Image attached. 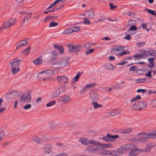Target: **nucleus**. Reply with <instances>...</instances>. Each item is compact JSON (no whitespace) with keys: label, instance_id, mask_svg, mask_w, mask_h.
<instances>
[{"label":"nucleus","instance_id":"obj_34","mask_svg":"<svg viewBox=\"0 0 156 156\" xmlns=\"http://www.w3.org/2000/svg\"><path fill=\"white\" fill-rule=\"evenodd\" d=\"M105 68L108 70H113L114 69L113 66L110 63H107L105 66Z\"/></svg>","mask_w":156,"mask_h":156},{"label":"nucleus","instance_id":"obj_19","mask_svg":"<svg viewBox=\"0 0 156 156\" xmlns=\"http://www.w3.org/2000/svg\"><path fill=\"white\" fill-rule=\"evenodd\" d=\"M43 62L42 60V56H40L37 59L33 61V63L35 65L38 66L41 64Z\"/></svg>","mask_w":156,"mask_h":156},{"label":"nucleus","instance_id":"obj_26","mask_svg":"<svg viewBox=\"0 0 156 156\" xmlns=\"http://www.w3.org/2000/svg\"><path fill=\"white\" fill-rule=\"evenodd\" d=\"M66 86H62L58 87L57 89V90L59 94L63 92L66 89Z\"/></svg>","mask_w":156,"mask_h":156},{"label":"nucleus","instance_id":"obj_54","mask_svg":"<svg viewBox=\"0 0 156 156\" xmlns=\"http://www.w3.org/2000/svg\"><path fill=\"white\" fill-rule=\"evenodd\" d=\"M119 137V136L117 135H111L110 134V139L112 140V141H113L115 139L118 138Z\"/></svg>","mask_w":156,"mask_h":156},{"label":"nucleus","instance_id":"obj_64","mask_svg":"<svg viewBox=\"0 0 156 156\" xmlns=\"http://www.w3.org/2000/svg\"><path fill=\"white\" fill-rule=\"evenodd\" d=\"M67 154L66 153H62L59 154L57 155H55V156H67Z\"/></svg>","mask_w":156,"mask_h":156},{"label":"nucleus","instance_id":"obj_14","mask_svg":"<svg viewBox=\"0 0 156 156\" xmlns=\"http://www.w3.org/2000/svg\"><path fill=\"white\" fill-rule=\"evenodd\" d=\"M139 103V110H141L145 109L147 106V103L145 101H137Z\"/></svg>","mask_w":156,"mask_h":156},{"label":"nucleus","instance_id":"obj_45","mask_svg":"<svg viewBox=\"0 0 156 156\" xmlns=\"http://www.w3.org/2000/svg\"><path fill=\"white\" fill-rule=\"evenodd\" d=\"M80 75H81V74H80V73H78L76 75V76H75V77L73 78L74 81L72 82L73 83H75V82H76L78 81Z\"/></svg>","mask_w":156,"mask_h":156},{"label":"nucleus","instance_id":"obj_31","mask_svg":"<svg viewBox=\"0 0 156 156\" xmlns=\"http://www.w3.org/2000/svg\"><path fill=\"white\" fill-rule=\"evenodd\" d=\"M148 138L153 139L156 138V134L154 133H148Z\"/></svg>","mask_w":156,"mask_h":156},{"label":"nucleus","instance_id":"obj_29","mask_svg":"<svg viewBox=\"0 0 156 156\" xmlns=\"http://www.w3.org/2000/svg\"><path fill=\"white\" fill-rule=\"evenodd\" d=\"M124 47H122L121 46H119L118 48H113L112 50V52H114L116 51H124Z\"/></svg>","mask_w":156,"mask_h":156},{"label":"nucleus","instance_id":"obj_48","mask_svg":"<svg viewBox=\"0 0 156 156\" xmlns=\"http://www.w3.org/2000/svg\"><path fill=\"white\" fill-rule=\"evenodd\" d=\"M58 25V23L55 21H52L50 22L49 24V27H55Z\"/></svg>","mask_w":156,"mask_h":156},{"label":"nucleus","instance_id":"obj_22","mask_svg":"<svg viewBox=\"0 0 156 156\" xmlns=\"http://www.w3.org/2000/svg\"><path fill=\"white\" fill-rule=\"evenodd\" d=\"M20 70V68L19 67H11L12 73L14 76L19 72Z\"/></svg>","mask_w":156,"mask_h":156},{"label":"nucleus","instance_id":"obj_56","mask_svg":"<svg viewBox=\"0 0 156 156\" xmlns=\"http://www.w3.org/2000/svg\"><path fill=\"white\" fill-rule=\"evenodd\" d=\"M145 44V42H139L136 44V46L139 47H142Z\"/></svg>","mask_w":156,"mask_h":156},{"label":"nucleus","instance_id":"obj_50","mask_svg":"<svg viewBox=\"0 0 156 156\" xmlns=\"http://www.w3.org/2000/svg\"><path fill=\"white\" fill-rule=\"evenodd\" d=\"M146 78H140L136 80L135 82L137 83H141L144 82L146 80Z\"/></svg>","mask_w":156,"mask_h":156},{"label":"nucleus","instance_id":"obj_30","mask_svg":"<svg viewBox=\"0 0 156 156\" xmlns=\"http://www.w3.org/2000/svg\"><path fill=\"white\" fill-rule=\"evenodd\" d=\"M32 139L37 144H40L41 143L40 140L38 136H34L32 137Z\"/></svg>","mask_w":156,"mask_h":156},{"label":"nucleus","instance_id":"obj_55","mask_svg":"<svg viewBox=\"0 0 156 156\" xmlns=\"http://www.w3.org/2000/svg\"><path fill=\"white\" fill-rule=\"evenodd\" d=\"M141 98V97L139 95H137L136 97L135 98H133L131 100V101L132 102H134V101H136V100H139Z\"/></svg>","mask_w":156,"mask_h":156},{"label":"nucleus","instance_id":"obj_7","mask_svg":"<svg viewBox=\"0 0 156 156\" xmlns=\"http://www.w3.org/2000/svg\"><path fill=\"white\" fill-rule=\"evenodd\" d=\"M21 62V60L18 59L17 58H16L10 61L9 63L11 67H18Z\"/></svg>","mask_w":156,"mask_h":156},{"label":"nucleus","instance_id":"obj_40","mask_svg":"<svg viewBox=\"0 0 156 156\" xmlns=\"http://www.w3.org/2000/svg\"><path fill=\"white\" fill-rule=\"evenodd\" d=\"M94 153H99L102 150L101 148L99 146L94 147Z\"/></svg>","mask_w":156,"mask_h":156},{"label":"nucleus","instance_id":"obj_24","mask_svg":"<svg viewBox=\"0 0 156 156\" xmlns=\"http://www.w3.org/2000/svg\"><path fill=\"white\" fill-rule=\"evenodd\" d=\"M132 130V129L131 128H128L120 130V132L124 134L128 133H130Z\"/></svg>","mask_w":156,"mask_h":156},{"label":"nucleus","instance_id":"obj_60","mask_svg":"<svg viewBox=\"0 0 156 156\" xmlns=\"http://www.w3.org/2000/svg\"><path fill=\"white\" fill-rule=\"evenodd\" d=\"M140 52L142 54L145 55V58L148 56V55H147V51H146V50H143L140 51Z\"/></svg>","mask_w":156,"mask_h":156},{"label":"nucleus","instance_id":"obj_63","mask_svg":"<svg viewBox=\"0 0 156 156\" xmlns=\"http://www.w3.org/2000/svg\"><path fill=\"white\" fill-rule=\"evenodd\" d=\"M137 29L136 27L135 26H132L130 27L129 30H130L133 31L136 30Z\"/></svg>","mask_w":156,"mask_h":156},{"label":"nucleus","instance_id":"obj_12","mask_svg":"<svg viewBox=\"0 0 156 156\" xmlns=\"http://www.w3.org/2000/svg\"><path fill=\"white\" fill-rule=\"evenodd\" d=\"M57 80L58 82L66 83L68 82V78L65 76H57Z\"/></svg>","mask_w":156,"mask_h":156},{"label":"nucleus","instance_id":"obj_42","mask_svg":"<svg viewBox=\"0 0 156 156\" xmlns=\"http://www.w3.org/2000/svg\"><path fill=\"white\" fill-rule=\"evenodd\" d=\"M133 57L137 59L140 58H145V55H133Z\"/></svg>","mask_w":156,"mask_h":156},{"label":"nucleus","instance_id":"obj_61","mask_svg":"<svg viewBox=\"0 0 156 156\" xmlns=\"http://www.w3.org/2000/svg\"><path fill=\"white\" fill-rule=\"evenodd\" d=\"M146 92V90L145 89H138L137 90V92L138 93L142 92L144 93Z\"/></svg>","mask_w":156,"mask_h":156},{"label":"nucleus","instance_id":"obj_6","mask_svg":"<svg viewBox=\"0 0 156 156\" xmlns=\"http://www.w3.org/2000/svg\"><path fill=\"white\" fill-rule=\"evenodd\" d=\"M52 146L51 145L47 143L45 144L43 147V151L45 154H49L53 152Z\"/></svg>","mask_w":156,"mask_h":156},{"label":"nucleus","instance_id":"obj_32","mask_svg":"<svg viewBox=\"0 0 156 156\" xmlns=\"http://www.w3.org/2000/svg\"><path fill=\"white\" fill-rule=\"evenodd\" d=\"M138 103H137V101L136 102L135 104L132 106L133 109L136 111H140L138 109L139 108Z\"/></svg>","mask_w":156,"mask_h":156},{"label":"nucleus","instance_id":"obj_59","mask_svg":"<svg viewBox=\"0 0 156 156\" xmlns=\"http://www.w3.org/2000/svg\"><path fill=\"white\" fill-rule=\"evenodd\" d=\"M94 51V49H87L86 51V54L88 55L93 52Z\"/></svg>","mask_w":156,"mask_h":156},{"label":"nucleus","instance_id":"obj_28","mask_svg":"<svg viewBox=\"0 0 156 156\" xmlns=\"http://www.w3.org/2000/svg\"><path fill=\"white\" fill-rule=\"evenodd\" d=\"M79 141L84 145H87L89 143V140L86 138H82L79 140Z\"/></svg>","mask_w":156,"mask_h":156},{"label":"nucleus","instance_id":"obj_39","mask_svg":"<svg viewBox=\"0 0 156 156\" xmlns=\"http://www.w3.org/2000/svg\"><path fill=\"white\" fill-rule=\"evenodd\" d=\"M86 151L89 153H94V147H90L86 149Z\"/></svg>","mask_w":156,"mask_h":156},{"label":"nucleus","instance_id":"obj_62","mask_svg":"<svg viewBox=\"0 0 156 156\" xmlns=\"http://www.w3.org/2000/svg\"><path fill=\"white\" fill-rule=\"evenodd\" d=\"M109 5L110 6V9H114L117 7V6L116 5H113L111 3H109Z\"/></svg>","mask_w":156,"mask_h":156},{"label":"nucleus","instance_id":"obj_2","mask_svg":"<svg viewBox=\"0 0 156 156\" xmlns=\"http://www.w3.org/2000/svg\"><path fill=\"white\" fill-rule=\"evenodd\" d=\"M69 48L68 51L70 52H76L81 51L82 47L81 44H78L74 45L73 44L70 43L67 44Z\"/></svg>","mask_w":156,"mask_h":156},{"label":"nucleus","instance_id":"obj_17","mask_svg":"<svg viewBox=\"0 0 156 156\" xmlns=\"http://www.w3.org/2000/svg\"><path fill=\"white\" fill-rule=\"evenodd\" d=\"M121 110L119 109H114L111 110L109 113L112 116H115L120 113Z\"/></svg>","mask_w":156,"mask_h":156},{"label":"nucleus","instance_id":"obj_41","mask_svg":"<svg viewBox=\"0 0 156 156\" xmlns=\"http://www.w3.org/2000/svg\"><path fill=\"white\" fill-rule=\"evenodd\" d=\"M27 98V96L24 94H23L21 96L20 100V101L21 103L23 102H24V101Z\"/></svg>","mask_w":156,"mask_h":156},{"label":"nucleus","instance_id":"obj_8","mask_svg":"<svg viewBox=\"0 0 156 156\" xmlns=\"http://www.w3.org/2000/svg\"><path fill=\"white\" fill-rule=\"evenodd\" d=\"M19 94V92L16 90H14L9 93L7 94L5 97L8 99H13L17 97Z\"/></svg>","mask_w":156,"mask_h":156},{"label":"nucleus","instance_id":"obj_20","mask_svg":"<svg viewBox=\"0 0 156 156\" xmlns=\"http://www.w3.org/2000/svg\"><path fill=\"white\" fill-rule=\"evenodd\" d=\"M51 56L50 61L52 62L57 58L58 54L56 52L54 51L51 53Z\"/></svg>","mask_w":156,"mask_h":156},{"label":"nucleus","instance_id":"obj_58","mask_svg":"<svg viewBox=\"0 0 156 156\" xmlns=\"http://www.w3.org/2000/svg\"><path fill=\"white\" fill-rule=\"evenodd\" d=\"M84 23L86 25H89L90 24V21L88 18H85L83 21Z\"/></svg>","mask_w":156,"mask_h":156},{"label":"nucleus","instance_id":"obj_51","mask_svg":"<svg viewBox=\"0 0 156 156\" xmlns=\"http://www.w3.org/2000/svg\"><path fill=\"white\" fill-rule=\"evenodd\" d=\"M72 33L71 28L65 30L63 32V34H68Z\"/></svg>","mask_w":156,"mask_h":156},{"label":"nucleus","instance_id":"obj_27","mask_svg":"<svg viewBox=\"0 0 156 156\" xmlns=\"http://www.w3.org/2000/svg\"><path fill=\"white\" fill-rule=\"evenodd\" d=\"M112 155L117 156L122 154L121 152L119 149H118L117 151L112 150Z\"/></svg>","mask_w":156,"mask_h":156},{"label":"nucleus","instance_id":"obj_49","mask_svg":"<svg viewBox=\"0 0 156 156\" xmlns=\"http://www.w3.org/2000/svg\"><path fill=\"white\" fill-rule=\"evenodd\" d=\"M136 150H132L129 153L128 156H136Z\"/></svg>","mask_w":156,"mask_h":156},{"label":"nucleus","instance_id":"obj_47","mask_svg":"<svg viewBox=\"0 0 156 156\" xmlns=\"http://www.w3.org/2000/svg\"><path fill=\"white\" fill-rule=\"evenodd\" d=\"M9 21L11 26H12L15 24L16 21V20L15 18H12L10 19Z\"/></svg>","mask_w":156,"mask_h":156},{"label":"nucleus","instance_id":"obj_53","mask_svg":"<svg viewBox=\"0 0 156 156\" xmlns=\"http://www.w3.org/2000/svg\"><path fill=\"white\" fill-rule=\"evenodd\" d=\"M93 46V44L90 43H87L84 45V48L86 49H87Z\"/></svg>","mask_w":156,"mask_h":156},{"label":"nucleus","instance_id":"obj_36","mask_svg":"<svg viewBox=\"0 0 156 156\" xmlns=\"http://www.w3.org/2000/svg\"><path fill=\"white\" fill-rule=\"evenodd\" d=\"M103 140L105 141H112V140L110 138V134H107V136L102 137Z\"/></svg>","mask_w":156,"mask_h":156},{"label":"nucleus","instance_id":"obj_13","mask_svg":"<svg viewBox=\"0 0 156 156\" xmlns=\"http://www.w3.org/2000/svg\"><path fill=\"white\" fill-rule=\"evenodd\" d=\"M90 96L91 99L94 101H97L99 99L97 93L94 91H91Z\"/></svg>","mask_w":156,"mask_h":156},{"label":"nucleus","instance_id":"obj_21","mask_svg":"<svg viewBox=\"0 0 156 156\" xmlns=\"http://www.w3.org/2000/svg\"><path fill=\"white\" fill-rule=\"evenodd\" d=\"M54 46L55 48L58 49V50L59 51V53L60 54H62L64 52V49L63 47L61 45L59 46L57 44H54Z\"/></svg>","mask_w":156,"mask_h":156},{"label":"nucleus","instance_id":"obj_4","mask_svg":"<svg viewBox=\"0 0 156 156\" xmlns=\"http://www.w3.org/2000/svg\"><path fill=\"white\" fill-rule=\"evenodd\" d=\"M134 145L133 144L130 143L124 144L119 148L121 152V154L123 153L126 151L132 149Z\"/></svg>","mask_w":156,"mask_h":156},{"label":"nucleus","instance_id":"obj_44","mask_svg":"<svg viewBox=\"0 0 156 156\" xmlns=\"http://www.w3.org/2000/svg\"><path fill=\"white\" fill-rule=\"evenodd\" d=\"M59 94L58 91L56 90L54 92L52 93L51 95V96L52 98H54L58 96Z\"/></svg>","mask_w":156,"mask_h":156},{"label":"nucleus","instance_id":"obj_3","mask_svg":"<svg viewBox=\"0 0 156 156\" xmlns=\"http://www.w3.org/2000/svg\"><path fill=\"white\" fill-rule=\"evenodd\" d=\"M69 63L68 58L67 57H64L61 61L59 62L55 63L54 64L58 66V68H62L66 66Z\"/></svg>","mask_w":156,"mask_h":156},{"label":"nucleus","instance_id":"obj_25","mask_svg":"<svg viewBox=\"0 0 156 156\" xmlns=\"http://www.w3.org/2000/svg\"><path fill=\"white\" fill-rule=\"evenodd\" d=\"M131 140L133 142H135L137 143H144L145 141V140H141L140 138H133L131 139Z\"/></svg>","mask_w":156,"mask_h":156},{"label":"nucleus","instance_id":"obj_33","mask_svg":"<svg viewBox=\"0 0 156 156\" xmlns=\"http://www.w3.org/2000/svg\"><path fill=\"white\" fill-rule=\"evenodd\" d=\"M147 55L149 56H155L156 55V51L154 50L147 51Z\"/></svg>","mask_w":156,"mask_h":156},{"label":"nucleus","instance_id":"obj_18","mask_svg":"<svg viewBox=\"0 0 156 156\" xmlns=\"http://www.w3.org/2000/svg\"><path fill=\"white\" fill-rule=\"evenodd\" d=\"M11 26L9 21H7L5 22L3 24L2 27L0 28V31L3 30L6 28H8Z\"/></svg>","mask_w":156,"mask_h":156},{"label":"nucleus","instance_id":"obj_16","mask_svg":"<svg viewBox=\"0 0 156 156\" xmlns=\"http://www.w3.org/2000/svg\"><path fill=\"white\" fill-rule=\"evenodd\" d=\"M31 15L32 14L31 12H28L27 13L22 19V22L23 23L27 22L28 20L31 18Z\"/></svg>","mask_w":156,"mask_h":156},{"label":"nucleus","instance_id":"obj_52","mask_svg":"<svg viewBox=\"0 0 156 156\" xmlns=\"http://www.w3.org/2000/svg\"><path fill=\"white\" fill-rule=\"evenodd\" d=\"M56 103L55 101L53 100L50 101L49 103L47 104L46 106L47 107H49L53 105H55Z\"/></svg>","mask_w":156,"mask_h":156},{"label":"nucleus","instance_id":"obj_10","mask_svg":"<svg viewBox=\"0 0 156 156\" xmlns=\"http://www.w3.org/2000/svg\"><path fill=\"white\" fill-rule=\"evenodd\" d=\"M87 17L90 19H93L95 16L94 10L93 9H90L85 12Z\"/></svg>","mask_w":156,"mask_h":156},{"label":"nucleus","instance_id":"obj_43","mask_svg":"<svg viewBox=\"0 0 156 156\" xmlns=\"http://www.w3.org/2000/svg\"><path fill=\"white\" fill-rule=\"evenodd\" d=\"M145 10L147 11L149 13L151 14L152 15L156 16V13L154 10L151 9H145Z\"/></svg>","mask_w":156,"mask_h":156},{"label":"nucleus","instance_id":"obj_15","mask_svg":"<svg viewBox=\"0 0 156 156\" xmlns=\"http://www.w3.org/2000/svg\"><path fill=\"white\" fill-rule=\"evenodd\" d=\"M95 86L96 84L94 83H91L87 84L83 88L82 91H81V92L82 91H84L87 89L93 87Z\"/></svg>","mask_w":156,"mask_h":156},{"label":"nucleus","instance_id":"obj_23","mask_svg":"<svg viewBox=\"0 0 156 156\" xmlns=\"http://www.w3.org/2000/svg\"><path fill=\"white\" fill-rule=\"evenodd\" d=\"M154 144L151 143H148L147 144V146L145 148L144 151H149L154 146Z\"/></svg>","mask_w":156,"mask_h":156},{"label":"nucleus","instance_id":"obj_57","mask_svg":"<svg viewBox=\"0 0 156 156\" xmlns=\"http://www.w3.org/2000/svg\"><path fill=\"white\" fill-rule=\"evenodd\" d=\"M31 107L30 104H28L23 107V108L25 110H27L30 109Z\"/></svg>","mask_w":156,"mask_h":156},{"label":"nucleus","instance_id":"obj_5","mask_svg":"<svg viewBox=\"0 0 156 156\" xmlns=\"http://www.w3.org/2000/svg\"><path fill=\"white\" fill-rule=\"evenodd\" d=\"M59 102L62 103L68 104L71 101L70 97L68 95H64L58 99Z\"/></svg>","mask_w":156,"mask_h":156},{"label":"nucleus","instance_id":"obj_9","mask_svg":"<svg viewBox=\"0 0 156 156\" xmlns=\"http://www.w3.org/2000/svg\"><path fill=\"white\" fill-rule=\"evenodd\" d=\"M28 39L25 38L24 40L21 41L17 44L16 49H18L20 48L26 46L28 43Z\"/></svg>","mask_w":156,"mask_h":156},{"label":"nucleus","instance_id":"obj_35","mask_svg":"<svg viewBox=\"0 0 156 156\" xmlns=\"http://www.w3.org/2000/svg\"><path fill=\"white\" fill-rule=\"evenodd\" d=\"M92 104L94 106V108L96 109L98 108H101L102 106L101 105L98 104L97 102H95L94 101L92 103Z\"/></svg>","mask_w":156,"mask_h":156},{"label":"nucleus","instance_id":"obj_1","mask_svg":"<svg viewBox=\"0 0 156 156\" xmlns=\"http://www.w3.org/2000/svg\"><path fill=\"white\" fill-rule=\"evenodd\" d=\"M54 74V71L51 69H48L45 70H43L38 73V75L42 74V76H46V77H44L42 78V80L43 81H45L47 79L50 80L51 77Z\"/></svg>","mask_w":156,"mask_h":156},{"label":"nucleus","instance_id":"obj_37","mask_svg":"<svg viewBox=\"0 0 156 156\" xmlns=\"http://www.w3.org/2000/svg\"><path fill=\"white\" fill-rule=\"evenodd\" d=\"M72 33L77 32L80 30V28L79 26H75L71 28Z\"/></svg>","mask_w":156,"mask_h":156},{"label":"nucleus","instance_id":"obj_38","mask_svg":"<svg viewBox=\"0 0 156 156\" xmlns=\"http://www.w3.org/2000/svg\"><path fill=\"white\" fill-rule=\"evenodd\" d=\"M30 49V47L29 46L28 47L24 50L22 52V53H23L24 55H26L29 53Z\"/></svg>","mask_w":156,"mask_h":156},{"label":"nucleus","instance_id":"obj_11","mask_svg":"<svg viewBox=\"0 0 156 156\" xmlns=\"http://www.w3.org/2000/svg\"><path fill=\"white\" fill-rule=\"evenodd\" d=\"M148 133H141L137 134V136L140 137V139L141 140H145V141L144 143L147 141V138H148Z\"/></svg>","mask_w":156,"mask_h":156},{"label":"nucleus","instance_id":"obj_46","mask_svg":"<svg viewBox=\"0 0 156 156\" xmlns=\"http://www.w3.org/2000/svg\"><path fill=\"white\" fill-rule=\"evenodd\" d=\"M89 143L96 145H98V144H99V142L95 141L93 139L89 140Z\"/></svg>","mask_w":156,"mask_h":156}]
</instances>
